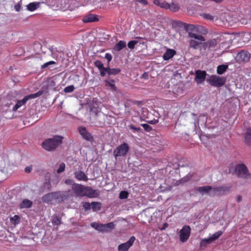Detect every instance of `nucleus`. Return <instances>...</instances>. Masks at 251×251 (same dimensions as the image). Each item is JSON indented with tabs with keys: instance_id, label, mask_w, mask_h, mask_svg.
I'll return each mask as SVG.
<instances>
[{
	"instance_id": "obj_1",
	"label": "nucleus",
	"mask_w": 251,
	"mask_h": 251,
	"mask_svg": "<svg viewBox=\"0 0 251 251\" xmlns=\"http://www.w3.org/2000/svg\"><path fill=\"white\" fill-rule=\"evenodd\" d=\"M63 137L60 135H54L52 138L45 140L41 144L42 147L48 151H54L62 143Z\"/></svg>"
},
{
	"instance_id": "obj_2",
	"label": "nucleus",
	"mask_w": 251,
	"mask_h": 251,
	"mask_svg": "<svg viewBox=\"0 0 251 251\" xmlns=\"http://www.w3.org/2000/svg\"><path fill=\"white\" fill-rule=\"evenodd\" d=\"M188 36L190 38H194L189 41V47L195 50L200 49L201 42L205 41L204 37L201 34H197L191 32H189Z\"/></svg>"
},
{
	"instance_id": "obj_3",
	"label": "nucleus",
	"mask_w": 251,
	"mask_h": 251,
	"mask_svg": "<svg viewBox=\"0 0 251 251\" xmlns=\"http://www.w3.org/2000/svg\"><path fill=\"white\" fill-rule=\"evenodd\" d=\"M206 81L211 86L220 88L223 86L226 82V78L225 76H220L217 75H208Z\"/></svg>"
},
{
	"instance_id": "obj_4",
	"label": "nucleus",
	"mask_w": 251,
	"mask_h": 251,
	"mask_svg": "<svg viewBox=\"0 0 251 251\" xmlns=\"http://www.w3.org/2000/svg\"><path fill=\"white\" fill-rule=\"evenodd\" d=\"M234 173L238 177L244 179L251 178V174L249 173L246 165L243 163L238 164L236 165Z\"/></svg>"
},
{
	"instance_id": "obj_5",
	"label": "nucleus",
	"mask_w": 251,
	"mask_h": 251,
	"mask_svg": "<svg viewBox=\"0 0 251 251\" xmlns=\"http://www.w3.org/2000/svg\"><path fill=\"white\" fill-rule=\"evenodd\" d=\"M71 193V191L70 190L54 192L55 203L60 204L64 202L65 201L69 200L71 197H73L72 195H70Z\"/></svg>"
},
{
	"instance_id": "obj_6",
	"label": "nucleus",
	"mask_w": 251,
	"mask_h": 251,
	"mask_svg": "<svg viewBox=\"0 0 251 251\" xmlns=\"http://www.w3.org/2000/svg\"><path fill=\"white\" fill-rule=\"evenodd\" d=\"M127 143H124L118 146L113 151V155L116 158L118 156H126L129 151Z\"/></svg>"
},
{
	"instance_id": "obj_7",
	"label": "nucleus",
	"mask_w": 251,
	"mask_h": 251,
	"mask_svg": "<svg viewBox=\"0 0 251 251\" xmlns=\"http://www.w3.org/2000/svg\"><path fill=\"white\" fill-rule=\"evenodd\" d=\"M250 58L251 54L248 51L242 50L237 53L235 59L239 63H244L248 62Z\"/></svg>"
},
{
	"instance_id": "obj_8",
	"label": "nucleus",
	"mask_w": 251,
	"mask_h": 251,
	"mask_svg": "<svg viewBox=\"0 0 251 251\" xmlns=\"http://www.w3.org/2000/svg\"><path fill=\"white\" fill-rule=\"evenodd\" d=\"M77 129L83 139L91 143H92L94 141V139L93 136L89 132H88L85 126H79L78 127Z\"/></svg>"
},
{
	"instance_id": "obj_9",
	"label": "nucleus",
	"mask_w": 251,
	"mask_h": 251,
	"mask_svg": "<svg viewBox=\"0 0 251 251\" xmlns=\"http://www.w3.org/2000/svg\"><path fill=\"white\" fill-rule=\"evenodd\" d=\"M209 75L206 73L205 71H202L201 70H197L195 71V81L197 84L202 83L206 79V76Z\"/></svg>"
},
{
	"instance_id": "obj_10",
	"label": "nucleus",
	"mask_w": 251,
	"mask_h": 251,
	"mask_svg": "<svg viewBox=\"0 0 251 251\" xmlns=\"http://www.w3.org/2000/svg\"><path fill=\"white\" fill-rule=\"evenodd\" d=\"M191 228L189 226H184L180 231V239L182 242H186L190 235Z\"/></svg>"
},
{
	"instance_id": "obj_11",
	"label": "nucleus",
	"mask_w": 251,
	"mask_h": 251,
	"mask_svg": "<svg viewBox=\"0 0 251 251\" xmlns=\"http://www.w3.org/2000/svg\"><path fill=\"white\" fill-rule=\"evenodd\" d=\"M100 195L98 190H94L91 187L86 186L83 197H86L89 198H97Z\"/></svg>"
},
{
	"instance_id": "obj_12",
	"label": "nucleus",
	"mask_w": 251,
	"mask_h": 251,
	"mask_svg": "<svg viewBox=\"0 0 251 251\" xmlns=\"http://www.w3.org/2000/svg\"><path fill=\"white\" fill-rule=\"evenodd\" d=\"M135 240V237L131 236L126 242L122 243L118 246V251H128L130 247L133 244Z\"/></svg>"
},
{
	"instance_id": "obj_13",
	"label": "nucleus",
	"mask_w": 251,
	"mask_h": 251,
	"mask_svg": "<svg viewBox=\"0 0 251 251\" xmlns=\"http://www.w3.org/2000/svg\"><path fill=\"white\" fill-rule=\"evenodd\" d=\"M86 186L81 184H75L74 187H72V189L76 197H82Z\"/></svg>"
},
{
	"instance_id": "obj_14",
	"label": "nucleus",
	"mask_w": 251,
	"mask_h": 251,
	"mask_svg": "<svg viewBox=\"0 0 251 251\" xmlns=\"http://www.w3.org/2000/svg\"><path fill=\"white\" fill-rule=\"evenodd\" d=\"M46 181L43 183V185L40 187V191L41 192H44L45 191H50L52 188L49 173H47L46 174Z\"/></svg>"
},
{
	"instance_id": "obj_15",
	"label": "nucleus",
	"mask_w": 251,
	"mask_h": 251,
	"mask_svg": "<svg viewBox=\"0 0 251 251\" xmlns=\"http://www.w3.org/2000/svg\"><path fill=\"white\" fill-rule=\"evenodd\" d=\"M213 187L209 185L196 187L195 190L199 192L201 195H203L206 194L207 195H210V192H212Z\"/></svg>"
},
{
	"instance_id": "obj_16",
	"label": "nucleus",
	"mask_w": 251,
	"mask_h": 251,
	"mask_svg": "<svg viewBox=\"0 0 251 251\" xmlns=\"http://www.w3.org/2000/svg\"><path fill=\"white\" fill-rule=\"evenodd\" d=\"M244 142L247 146H251V128L248 127L243 134Z\"/></svg>"
},
{
	"instance_id": "obj_17",
	"label": "nucleus",
	"mask_w": 251,
	"mask_h": 251,
	"mask_svg": "<svg viewBox=\"0 0 251 251\" xmlns=\"http://www.w3.org/2000/svg\"><path fill=\"white\" fill-rule=\"evenodd\" d=\"M54 192L48 193L43 196L42 197V201L44 203H49L53 201L55 202Z\"/></svg>"
},
{
	"instance_id": "obj_18",
	"label": "nucleus",
	"mask_w": 251,
	"mask_h": 251,
	"mask_svg": "<svg viewBox=\"0 0 251 251\" xmlns=\"http://www.w3.org/2000/svg\"><path fill=\"white\" fill-rule=\"evenodd\" d=\"M176 54V51L174 49H167L163 55V58L164 60H169L174 57Z\"/></svg>"
},
{
	"instance_id": "obj_19",
	"label": "nucleus",
	"mask_w": 251,
	"mask_h": 251,
	"mask_svg": "<svg viewBox=\"0 0 251 251\" xmlns=\"http://www.w3.org/2000/svg\"><path fill=\"white\" fill-rule=\"evenodd\" d=\"M99 21L97 16L94 14H89L83 18V22L84 23H91Z\"/></svg>"
},
{
	"instance_id": "obj_20",
	"label": "nucleus",
	"mask_w": 251,
	"mask_h": 251,
	"mask_svg": "<svg viewBox=\"0 0 251 251\" xmlns=\"http://www.w3.org/2000/svg\"><path fill=\"white\" fill-rule=\"evenodd\" d=\"M75 177L78 180L87 181L88 177L82 171H76L74 173Z\"/></svg>"
},
{
	"instance_id": "obj_21",
	"label": "nucleus",
	"mask_w": 251,
	"mask_h": 251,
	"mask_svg": "<svg viewBox=\"0 0 251 251\" xmlns=\"http://www.w3.org/2000/svg\"><path fill=\"white\" fill-rule=\"evenodd\" d=\"M33 202L28 199H24L19 204L20 209L28 208L32 206Z\"/></svg>"
},
{
	"instance_id": "obj_22",
	"label": "nucleus",
	"mask_w": 251,
	"mask_h": 251,
	"mask_svg": "<svg viewBox=\"0 0 251 251\" xmlns=\"http://www.w3.org/2000/svg\"><path fill=\"white\" fill-rule=\"evenodd\" d=\"M104 82L106 83V85L109 86L112 91H116L117 90V88L115 85V80L114 79H111L110 77H108V78L105 80Z\"/></svg>"
},
{
	"instance_id": "obj_23",
	"label": "nucleus",
	"mask_w": 251,
	"mask_h": 251,
	"mask_svg": "<svg viewBox=\"0 0 251 251\" xmlns=\"http://www.w3.org/2000/svg\"><path fill=\"white\" fill-rule=\"evenodd\" d=\"M126 47V42L124 41H120L114 46L113 50L116 51H120L124 48Z\"/></svg>"
},
{
	"instance_id": "obj_24",
	"label": "nucleus",
	"mask_w": 251,
	"mask_h": 251,
	"mask_svg": "<svg viewBox=\"0 0 251 251\" xmlns=\"http://www.w3.org/2000/svg\"><path fill=\"white\" fill-rule=\"evenodd\" d=\"M91 226L99 231L102 232L105 231V226L103 224L94 222L91 224Z\"/></svg>"
},
{
	"instance_id": "obj_25",
	"label": "nucleus",
	"mask_w": 251,
	"mask_h": 251,
	"mask_svg": "<svg viewBox=\"0 0 251 251\" xmlns=\"http://www.w3.org/2000/svg\"><path fill=\"white\" fill-rule=\"evenodd\" d=\"M228 65L227 64H222L219 65L217 68V73L219 75H223L228 69Z\"/></svg>"
},
{
	"instance_id": "obj_26",
	"label": "nucleus",
	"mask_w": 251,
	"mask_h": 251,
	"mask_svg": "<svg viewBox=\"0 0 251 251\" xmlns=\"http://www.w3.org/2000/svg\"><path fill=\"white\" fill-rule=\"evenodd\" d=\"M193 176V174H191L190 173H189L187 175H186L181 179L177 180L176 182V184L177 185H179L181 183H185L188 182L189 180H190Z\"/></svg>"
},
{
	"instance_id": "obj_27",
	"label": "nucleus",
	"mask_w": 251,
	"mask_h": 251,
	"mask_svg": "<svg viewBox=\"0 0 251 251\" xmlns=\"http://www.w3.org/2000/svg\"><path fill=\"white\" fill-rule=\"evenodd\" d=\"M40 2H33L29 3L27 6V9L30 11H33L37 9L40 6Z\"/></svg>"
},
{
	"instance_id": "obj_28",
	"label": "nucleus",
	"mask_w": 251,
	"mask_h": 251,
	"mask_svg": "<svg viewBox=\"0 0 251 251\" xmlns=\"http://www.w3.org/2000/svg\"><path fill=\"white\" fill-rule=\"evenodd\" d=\"M128 128L129 130H132V131L134 133H137L138 134H140V133H142V129L139 126H137L134 124H130L128 126Z\"/></svg>"
},
{
	"instance_id": "obj_29",
	"label": "nucleus",
	"mask_w": 251,
	"mask_h": 251,
	"mask_svg": "<svg viewBox=\"0 0 251 251\" xmlns=\"http://www.w3.org/2000/svg\"><path fill=\"white\" fill-rule=\"evenodd\" d=\"M92 209L93 211L96 212L101 209L102 204L100 202L93 201L91 202Z\"/></svg>"
},
{
	"instance_id": "obj_30",
	"label": "nucleus",
	"mask_w": 251,
	"mask_h": 251,
	"mask_svg": "<svg viewBox=\"0 0 251 251\" xmlns=\"http://www.w3.org/2000/svg\"><path fill=\"white\" fill-rule=\"evenodd\" d=\"M212 242V241L210 237L207 239H202L200 243V247L201 249H203L207 245L211 244Z\"/></svg>"
},
{
	"instance_id": "obj_31",
	"label": "nucleus",
	"mask_w": 251,
	"mask_h": 251,
	"mask_svg": "<svg viewBox=\"0 0 251 251\" xmlns=\"http://www.w3.org/2000/svg\"><path fill=\"white\" fill-rule=\"evenodd\" d=\"M121 70L119 68H109V70H108V77H110V75H116L119 74L121 72Z\"/></svg>"
},
{
	"instance_id": "obj_32",
	"label": "nucleus",
	"mask_w": 251,
	"mask_h": 251,
	"mask_svg": "<svg viewBox=\"0 0 251 251\" xmlns=\"http://www.w3.org/2000/svg\"><path fill=\"white\" fill-rule=\"evenodd\" d=\"M219 42V41H218L217 39H213L207 41L209 49L211 50V49L215 48Z\"/></svg>"
},
{
	"instance_id": "obj_33",
	"label": "nucleus",
	"mask_w": 251,
	"mask_h": 251,
	"mask_svg": "<svg viewBox=\"0 0 251 251\" xmlns=\"http://www.w3.org/2000/svg\"><path fill=\"white\" fill-rule=\"evenodd\" d=\"M90 110L91 112H92L96 115H97L98 113L100 111L98 104L96 103H93L90 105Z\"/></svg>"
},
{
	"instance_id": "obj_34",
	"label": "nucleus",
	"mask_w": 251,
	"mask_h": 251,
	"mask_svg": "<svg viewBox=\"0 0 251 251\" xmlns=\"http://www.w3.org/2000/svg\"><path fill=\"white\" fill-rule=\"evenodd\" d=\"M187 25L188 26H186V28H185V30L186 31H188H188H190V32L193 31L196 28V27L194 25H191V24H187ZM203 28V27L201 26H198V27H197L196 30H199L200 28Z\"/></svg>"
},
{
	"instance_id": "obj_35",
	"label": "nucleus",
	"mask_w": 251,
	"mask_h": 251,
	"mask_svg": "<svg viewBox=\"0 0 251 251\" xmlns=\"http://www.w3.org/2000/svg\"><path fill=\"white\" fill-rule=\"evenodd\" d=\"M223 233L222 231H218L214 233L210 237L212 242L218 239Z\"/></svg>"
},
{
	"instance_id": "obj_36",
	"label": "nucleus",
	"mask_w": 251,
	"mask_h": 251,
	"mask_svg": "<svg viewBox=\"0 0 251 251\" xmlns=\"http://www.w3.org/2000/svg\"><path fill=\"white\" fill-rule=\"evenodd\" d=\"M212 193L214 195L222 196L221 186L213 187Z\"/></svg>"
},
{
	"instance_id": "obj_37",
	"label": "nucleus",
	"mask_w": 251,
	"mask_h": 251,
	"mask_svg": "<svg viewBox=\"0 0 251 251\" xmlns=\"http://www.w3.org/2000/svg\"><path fill=\"white\" fill-rule=\"evenodd\" d=\"M20 217L19 215H15L14 217L11 218L10 222L13 224L16 225L20 223Z\"/></svg>"
},
{
	"instance_id": "obj_38",
	"label": "nucleus",
	"mask_w": 251,
	"mask_h": 251,
	"mask_svg": "<svg viewBox=\"0 0 251 251\" xmlns=\"http://www.w3.org/2000/svg\"><path fill=\"white\" fill-rule=\"evenodd\" d=\"M105 228V232H109L112 229L115 228V225L112 222H110L107 223L106 224L104 225Z\"/></svg>"
},
{
	"instance_id": "obj_39",
	"label": "nucleus",
	"mask_w": 251,
	"mask_h": 251,
	"mask_svg": "<svg viewBox=\"0 0 251 251\" xmlns=\"http://www.w3.org/2000/svg\"><path fill=\"white\" fill-rule=\"evenodd\" d=\"M222 190V195H224L229 193L231 189V187L226 185L221 186Z\"/></svg>"
},
{
	"instance_id": "obj_40",
	"label": "nucleus",
	"mask_w": 251,
	"mask_h": 251,
	"mask_svg": "<svg viewBox=\"0 0 251 251\" xmlns=\"http://www.w3.org/2000/svg\"><path fill=\"white\" fill-rule=\"evenodd\" d=\"M42 95V91H38V92L34 93V94H31L30 95H26V98L28 99V100L32 99H35L36 98Z\"/></svg>"
},
{
	"instance_id": "obj_41",
	"label": "nucleus",
	"mask_w": 251,
	"mask_h": 251,
	"mask_svg": "<svg viewBox=\"0 0 251 251\" xmlns=\"http://www.w3.org/2000/svg\"><path fill=\"white\" fill-rule=\"evenodd\" d=\"M175 24L176 26H177L178 27L183 28L184 29L186 28V26H188L187 23L181 22L180 21H175Z\"/></svg>"
},
{
	"instance_id": "obj_42",
	"label": "nucleus",
	"mask_w": 251,
	"mask_h": 251,
	"mask_svg": "<svg viewBox=\"0 0 251 251\" xmlns=\"http://www.w3.org/2000/svg\"><path fill=\"white\" fill-rule=\"evenodd\" d=\"M139 41L137 40H131L127 43V47L131 50L134 48L135 46L139 43Z\"/></svg>"
},
{
	"instance_id": "obj_43",
	"label": "nucleus",
	"mask_w": 251,
	"mask_h": 251,
	"mask_svg": "<svg viewBox=\"0 0 251 251\" xmlns=\"http://www.w3.org/2000/svg\"><path fill=\"white\" fill-rule=\"evenodd\" d=\"M109 70V67H102V68L99 70L100 72V75L101 76H105L106 74H108V70Z\"/></svg>"
},
{
	"instance_id": "obj_44",
	"label": "nucleus",
	"mask_w": 251,
	"mask_h": 251,
	"mask_svg": "<svg viewBox=\"0 0 251 251\" xmlns=\"http://www.w3.org/2000/svg\"><path fill=\"white\" fill-rule=\"evenodd\" d=\"M129 193L126 191H122L119 194V198L121 200L127 199Z\"/></svg>"
},
{
	"instance_id": "obj_45",
	"label": "nucleus",
	"mask_w": 251,
	"mask_h": 251,
	"mask_svg": "<svg viewBox=\"0 0 251 251\" xmlns=\"http://www.w3.org/2000/svg\"><path fill=\"white\" fill-rule=\"evenodd\" d=\"M52 223L53 225L58 226L61 223V219L58 216H55L52 220Z\"/></svg>"
},
{
	"instance_id": "obj_46",
	"label": "nucleus",
	"mask_w": 251,
	"mask_h": 251,
	"mask_svg": "<svg viewBox=\"0 0 251 251\" xmlns=\"http://www.w3.org/2000/svg\"><path fill=\"white\" fill-rule=\"evenodd\" d=\"M168 9L173 12H176L178 10L179 7L177 5L174 3H172L171 4H170V6Z\"/></svg>"
},
{
	"instance_id": "obj_47",
	"label": "nucleus",
	"mask_w": 251,
	"mask_h": 251,
	"mask_svg": "<svg viewBox=\"0 0 251 251\" xmlns=\"http://www.w3.org/2000/svg\"><path fill=\"white\" fill-rule=\"evenodd\" d=\"M75 90V87L74 85H71L67 86L64 89V92L66 93H71L74 91Z\"/></svg>"
},
{
	"instance_id": "obj_48",
	"label": "nucleus",
	"mask_w": 251,
	"mask_h": 251,
	"mask_svg": "<svg viewBox=\"0 0 251 251\" xmlns=\"http://www.w3.org/2000/svg\"><path fill=\"white\" fill-rule=\"evenodd\" d=\"M47 85L50 88V89H52L54 90L55 89V82L54 80H51L48 81Z\"/></svg>"
},
{
	"instance_id": "obj_49",
	"label": "nucleus",
	"mask_w": 251,
	"mask_h": 251,
	"mask_svg": "<svg viewBox=\"0 0 251 251\" xmlns=\"http://www.w3.org/2000/svg\"><path fill=\"white\" fill-rule=\"evenodd\" d=\"M64 183L67 185H72V187H74L75 184L77 183L75 182V181L72 179H67L65 180Z\"/></svg>"
},
{
	"instance_id": "obj_50",
	"label": "nucleus",
	"mask_w": 251,
	"mask_h": 251,
	"mask_svg": "<svg viewBox=\"0 0 251 251\" xmlns=\"http://www.w3.org/2000/svg\"><path fill=\"white\" fill-rule=\"evenodd\" d=\"M65 164L64 163L62 162L59 165V167L57 170V173L58 174L61 173L65 171Z\"/></svg>"
},
{
	"instance_id": "obj_51",
	"label": "nucleus",
	"mask_w": 251,
	"mask_h": 251,
	"mask_svg": "<svg viewBox=\"0 0 251 251\" xmlns=\"http://www.w3.org/2000/svg\"><path fill=\"white\" fill-rule=\"evenodd\" d=\"M95 66L98 68L99 70L104 67L102 62L100 60H96L94 62Z\"/></svg>"
},
{
	"instance_id": "obj_52",
	"label": "nucleus",
	"mask_w": 251,
	"mask_h": 251,
	"mask_svg": "<svg viewBox=\"0 0 251 251\" xmlns=\"http://www.w3.org/2000/svg\"><path fill=\"white\" fill-rule=\"evenodd\" d=\"M82 206L85 211L90 210L91 207H92L91 203H89L88 202H83Z\"/></svg>"
},
{
	"instance_id": "obj_53",
	"label": "nucleus",
	"mask_w": 251,
	"mask_h": 251,
	"mask_svg": "<svg viewBox=\"0 0 251 251\" xmlns=\"http://www.w3.org/2000/svg\"><path fill=\"white\" fill-rule=\"evenodd\" d=\"M141 126L143 127L146 131L150 132L152 129V127L147 124H143Z\"/></svg>"
},
{
	"instance_id": "obj_54",
	"label": "nucleus",
	"mask_w": 251,
	"mask_h": 251,
	"mask_svg": "<svg viewBox=\"0 0 251 251\" xmlns=\"http://www.w3.org/2000/svg\"><path fill=\"white\" fill-rule=\"evenodd\" d=\"M23 104L21 102L20 100H17L16 104L13 106L12 110L13 111H16L19 108H20Z\"/></svg>"
},
{
	"instance_id": "obj_55",
	"label": "nucleus",
	"mask_w": 251,
	"mask_h": 251,
	"mask_svg": "<svg viewBox=\"0 0 251 251\" xmlns=\"http://www.w3.org/2000/svg\"><path fill=\"white\" fill-rule=\"evenodd\" d=\"M50 88L48 87V86L46 84L45 85H43L41 88V90L39 91H42V94L43 93L47 94L49 92V89Z\"/></svg>"
},
{
	"instance_id": "obj_56",
	"label": "nucleus",
	"mask_w": 251,
	"mask_h": 251,
	"mask_svg": "<svg viewBox=\"0 0 251 251\" xmlns=\"http://www.w3.org/2000/svg\"><path fill=\"white\" fill-rule=\"evenodd\" d=\"M207 48L209 49V47L208 46L207 41V42H201V48L200 50H201V49H203L205 50Z\"/></svg>"
},
{
	"instance_id": "obj_57",
	"label": "nucleus",
	"mask_w": 251,
	"mask_h": 251,
	"mask_svg": "<svg viewBox=\"0 0 251 251\" xmlns=\"http://www.w3.org/2000/svg\"><path fill=\"white\" fill-rule=\"evenodd\" d=\"M170 4L167 2L165 1H164L162 2H161L160 7L165 8L166 9H168L169 8Z\"/></svg>"
},
{
	"instance_id": "obj_58",
	"label": "nucleus",
	"mask_w": 251,
	"mask_h": 251,
	"mask_svg": "<svg viewBox=\"0 0 251 251\" xmlns=\"http://www.w3.org/2000/svg\"><path fill=\"white\" fill-rule=\"evenodd\" d=\"M104 58L106 59L107 61H108V63H110L112 60V56L111 54L107 53L105 54Z\"/></svg>"
},
{
	"instance_id": "obj_59",
	"label": "nucleus",
	"mask_w": 251,
	"mask_h": 251,
	"mask_svg": "<svg viewBox=\"0 0 251 251\" xmlns=\"http://www.w3.org/2000/svg\"><path fill=\"white\" fill-rule=\"evenodd\" d=\"M203 17L206 19L213 21L214 19V16L209 14H204Z\"/></svg>"
},
{
	"instance_id": "obj_60",
	"label": "nucleus",
	"mask_w": 251,
	"mask_h": 251,
	"mask_svg": "<svg viewBox=\"0 0 251 251\" xmlns=\"http://www.w3.org/2000/svg\"><path fill=\"white\" fill-rule=\"evenodd\" d=\"M186 166H187L186 164L184 165L183 163H181V161H179V163H177L176 166H175V165H174V168H175V169H176V170H177L179 169V168L180 167H184Z\"/></svg>"
},
{
	"instance_id": "obj_61",
	"label": "nucleus",
	"mask_w": 251,
	"mask_h": 251,
	"mask_svg": "<svg viewBox=\"0 0 251 251\" xmlns=\"http://www.w3.org/2000/svg\"><path fill=\"white\" fill-rule=\"evenodd\" d=\"M21 1H22V0H21V1L19 3H18L14 6V8L16 10V11H19L20 10V8H21L20 2H21Z\"/></svg>"
},
{
	"instance_id": "obj_62",
	"label": "nucleus",
	"mask_w": 251,
	"mask_h": 251,
	"mask_svg": "<svg viewBox=\"0 0 251 251\" xmlns=\"http://www.w3.org/2000/svg\"><path fill=\"white\" fill-rule=\"evenodd\" d=\"M32 169V166H27L25 169V171L26 173H29L31 172Z\"/></svg>"
},
{
	"instance_id": "obj_63",
	"label": "nucleus",
	"mask_w": 251,
	"mask_h": 251,
	"mask_svg": "<svg viewBox=\"0 0 251 251\" xmlns=\"http://www.w3.org/2000/svg\"><path fill=\"white\" fill-rule=\"evenodd\" d=\"M136 1L139 2L144 5H147L148 4V2L147 0H135Z\"/></svg>"
},
{
	"instance_id": "obj_64",
	"label": "nucleus",
	"mask_w": 251,
	"mask_h": 251,
	"mask_svg": "<svg viewBox=\"0 0 251 251\" xmlns=\"http://www.w3.org/2000/svg\"><path fill=\"white\" fill-rule=\"evenodd\" d=\"M26 98L27 97L25 96L24 97V98L22 100H20L23 105L25 104L26 102V101L28 100V99H27Z\"/></svg>"
}]
</instances>
